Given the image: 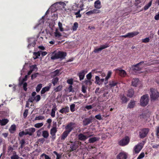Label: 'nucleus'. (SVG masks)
Wrapping results in <instances>:
<instances>
[{"mask_svg":"<svg viewBox=\"0 0 159 159\" xmlns=\"http://www.w3.org/2000/svg\"><path fill=\"white\" fill-rule=\"evenodd\" d=\"M92 74L91 72L89 73L86 75V77L87 79L90 80L92 78Z\"/></svg>","mask_w":159,"mask_h":159,"instance_id":"69168bd1","label":"nucleus"},{"mask_svg":"<svg viewBox=\"0 0 159 159\" xmlns=\"http://www.w3.org/2000/svg\"><path fill=\"white\" fill-rule=\"evenodd\" d=\"M35 129L34 128H30L28 129L25 130V131H26V134H27L29 135L30 136L32 135L34 133L35 131Z\"/></svg>","mask_w":159,"mask_h":159,"instance_id":"2eb2a0df","label":"nucleus"},{"mask_svg":"<svg viewBox=\"0 0 159 159\" xmlns=\"http://www.w3.org/2000/svg\"><path fill=\"white\" fill-rule=\"evenodd\" d=\"M75 125V123L73 122H70L65 127L66 130L65 131L69 133L73 129L72 126Z\"/></svg>","mask_w":159,"mask_h":159,"instance_id":"6e6552de","label":"nucleus"},{"mask_svg":"<svg viewBox=\"0 0 159 159\" xmlns=\"http://www.w3.org/2000/svg\"><path fill=\"white\" fill-rule=\"evenodd\" d=\"M100 138L98 137H94L90 138L89 140V142L90 143H93L97 141H98Z\"/></svg>","mask_w":159,"mask_h":159,"instance_id":"393cba45","label":"nucleus"},{"mask_svg":"<svg viewBox=\"0 0 159 159\" xmlns=\"http://www.w3.org/2000/svg\"><path fill=\"white\" fill-rule=\"evenodd\" d=\"M41 156H44L45 159H51V158L49 157L48 155H46L44 153L42 154Z\"/></svg>","mask_w":159,"mask_h":159,"instance_id":"774afa93","label":"nucleus"},{"mask_svg":"<svg viewBox=\"0 0 159 159\" xmlns=\"http://www.w3.org/2000/svg\"><path fill=\"white\" fill-rule=\"evenodd\" d=\"M42 87V84H39L37 86L36 88V91L37 92H39Z\"/></svg>","mask_w":159,"mask_h":159,"instance_id":"c03bdc74","label":"nucleus"},{"mask_svg":"<svg viewBox=\"0 0 159 159\" xmlns=\"http://www.w3.org/2000/svg\"><path fill=\"white\" fill-rule=\"evenodd\" d=\"M87 72L85 70H82L78 74L80 80L84 79L85 73Z\"/></svg>","mask_w":159,"mask_h":159,"instance_id":"6ab92c4d","label":"nucleus"},{"mask_svg":"<svg viewBox=\"0 0 159 159\" xmlns=\"http://www.w3.org/2000/svg\"><path fill=\"white\" fill-rule=\"evenodd\" d=\"M143 63V61H141L136 65L132 66V70L135 72L141 70V68L139 66L141 65L142 63Z\"/></svg>","mask_w":159,"mask_h":159,"instance_id":"1a4fd4ad","label":"nucleus"},{"mask_svg":"<svg viewBox=\"0 0 159 159\" xmlns=\"http://www.w3.org/2000/svg\"><path fill=\"white\" fill-rule=\"evenodd\" d=\"M67 82L70 85H72L73 84V80L72 79H68L67 80Z\"/></svg>","mask_w":159,"mask_h":159,"instance_id":"e2e57ef3","label":"nucleus"},{"mask_svg":"<svg viewBox=\"0 0 159 159\" xmlns=\"http://www.w3.org/2000/svg\"><path fill=\"white\" fill-rule=\"evenodd\" d=\"M62 88V85H59L57 87L54 88V91L55 92H57L60 91Z\"/></svg>","mask_w":159,"mask_h":159,"instance_id":"e433bc0d","label":"nucleus"},{"mask_svg":"<svg viewBox=\"0 0 159 159\" xmlns=\"http://www.w3.org/2000/svg\"><path fill=\"white\" fill-rule=\"evenodd\" d=\"M87 87H85L84 85H82V91L84 93H86Z\"/></svg>","mask_w":159,"mask_h":159,"instance_id":"3c124183","label":"nucleus"},{"mask_svg":"<svg viewBox=\"0 0 159 159\" xmlns=\"http://www.w3.org/2000/svg\"><path fill=\"white\" fill-rule=\"evenodd\" d=\"M92 122V119L91 118H85L83 121L84 126H86L90 124Z\"/></svg>","mask_w":159,"mask_h":159,"instance_id":"dca6fc26","label":"nucleus"},{"mask_svg":"<svg viewBox=\"0 0 159 159\" xmlns=\"http://www.w3.org/2000/svg\"><path fill=\"white\" fill-rule=\"evenodd\" d=\"M26 134V131L24 132V131H21V132H20L19 134V136L21 137L23 135H27V134Z\"/></svg>","mask_w":159,"mask_h":159,"instance_id":"4d7b16f0","label":"nucleus"},{"mask_svg":"<svg viewBox=\"0 0 159 159\" xmlns=\"http://www.w3.org/2000/svg\"><path fill=\"white\" fill-rule=\"evenodd\" d=\"M84 82L86 85H91L92 84V82L90 80L87 79V80H85L84 81Z\"/></svg>","mask_w":159,"mask_h":159,"instance_id":"49530a36","label":"nucleus"},{"mask_svg":"<svg viewBox=\"0 0 159 159\" xmlns=\"http://www.w3.org/2000/svg\"><path fill=\"white\" fill-rule=\"evenodd\" d=\"M127 155L124 152H120L117 156V159H126Z\"/></svg>","mask_w":159,"mask_h":159,"instance_id":"f3484780","label":"nucleus"},{"mask_svg":"<svg viewBox=\"0 0 159 159\" xmlns=\"http://www.w3.org/2000/svg\"><path fill=\"white\" fill-rule=\"evenodd\" d=\"M58 80L59 79L57 77H55L52 80V83L53 84V86H54L56 85Z\"/></svg>","mask_w":159,"mask_h":159,"instance_id":"473e14b6","label":"nucleus"},{"mask_svg":"<svg viewBox=\"0 0 159 159\" xmlns=\"http://www.w3.org/2000/svg\"><path fill=\"white\" fill-rule=\"evenodd\" d=\"M92 136V135H89L88 136H86L85 134L82 133L78 135V139L81 141H85L88 138Z\"/></svg>","mask_w":159,"mask_h":159,"instance_id":"f8f14e48","label":"nucleus"},{"mask_svg":"<svg viewBox=\"0 0 159 159\" xmlns=\"http://www.w3.org/2000/svg\"><path fill=\"white\" fill-rule=\"evenodd\" d=\"M149 131V129L148 128H144L141 129L139 132L140 138L143 139L148 134Z\"/></svg>","mask_w":159,"mask_h":159,"instance_id":"423d86ee","label":"nucleus"},{"mask_svg":"<svg viewBox=\"0 0 159 159\" xmlns=\"http://www.w3.org/2000/svg\"><path fill=\"white\" fill-rule=\"evenodd\" d=\"M144 155H145L144 152H142L137 157V159H141L143 158L144 157Z\"/></svg>","mask_w":159,"mask_h":159,"instance_id":"6e6d98bb","label":"nucleus"},{"mask_svg":"<svg viewBox=\"0 0 159 159\" xmlns=\"http://www.w3.org/2000/svg\"><path fill=\"white\" fill-rule=\"evenodd\" d=\"M55 36L57 39H60L61 37L62 36L61 34L57 30H56L54 33Z\"/></svg>","mask_w":159,"mask_h":159,"instance_id":"cd10ccee","label":"nucleus"},{"mask_svg":"<svg viewBox=\"0 0 159 159\" xmlns=\"http://www.w3.org/2000/svg\"><path fill=\"white\" fill-rule=\"evenodd\" d=\"M69 111V107L68 106H66L65 107H64L61 109L60 111L59 112L63 114L64 113L68 112Z\"/></svg>","mask_w":159,"mask_h":159,"instance_id":"a878e982","label":"nucleus"},{"mask_svg":"<svg viewBox=\"0 0 159 159\" xmlns=\"http://www.w3.org/2000/svg\"><path fill=\"white\" fill-rule=\"evenodd\" d=\"M16 126L15 125H12L11 126V133H14L16 131Z\"/></svg>","mask_w":159,"mask_h":159,"instance_id":"c9c22d12","label":"nucleus"},{"mask_svg":"<svg viewBox=\"0 0 159 159\" xmlns=\"http://www.w3.org/2000/svg\"><path fill=\"white\" fill-rule=\"evenodd\" d=\"M42 129H41L37 131V136H38V137H40L41 136L42 133L41 130H42Z\"/></svg>","mask_w":159,"mask_h":159,"instance_id":"052dcab7","label":"nucleus"},{"mask_svg":"<svg viewBox=\"0 0 159 159\" xmlns=\"http://www.w3.org/2000/svg\"><path fill=\"white\" fill-rule=\"evenodd\" d=\"M80 10H79V11L75 13V15H76V17H80L81 16V15L80 14Z\"/></svg>","mask_w":159,"mask_h":159,"instance_id":"680f3d73","label":"nucleus"},{"mask_svg":"<svg viewBox=\"0 0 159 159\" xmlns=\"http://www.w3.org/2000/svg\"><path fill=\"white\" fill-rule=\"evenodd\" d=\"M20 144H21L20 148H23V146L25 143V141L24 139H23L20 141Z\"/></svg>","mask_w":159,"mask_h":159,"instance_id":"bf43d9fd","label":"nucleus"},{"mask_svg":"<svg viewBox=\"0 0 159 159\" xmlns=\"http://www.w3.org/2000/svg\"><path fill=\"white\" fill-rule=\"evenodd\" d=\"M28 110L27 109H25L23 113V116L24 118H26L28 113Z\"/></svg>","mask_w":159,"mask_h":159,"instance_id":"603ef678","label":"nucleus"},{"mask_svg":"<svg viewBox=\"0 0 159 159\" xmlns=\"http://www.w3.org/2000/svg\"><path fill=\"white\" fill-rule=\"evenodd\" d=\"M92 10L93 14L100 13L101 12L100 10L96 9H94Z\"/></svg>","mask_w":159,"mask_h":159,"instance_id":"0e129e2a","label":"nucleus"},{"mask_svg":"<svg viewBox=\"0 0 159 159\" xmlns=\"http://www.w3.org/2000/svg\"><path fill=\"white\" fill-rule=\"evenodd\" d=\"M57 110V106L55 104L52 107L50 114L51 116L53 118L55 116V111Z\"/></svg>","mask_w":159,"mask_h":159,"instance_id":"412c9836","label":"nucleus"},{"mask_svg":"<svg viewBox=\"0 0 159 159\" xmlns=\"http://www.w3.org/2000/svg\"><path fill=\"white\" fill-rule=\"evenodd\" d=\"M51 86L52 84L51 83H49L48 84V86L42 88L41 91V93L42 94H43L44 93L48 91L51 87Z\"/></svg>","mask_w":159,"mask_h":159,"instance_id":"a211bd4d","label":"nucleus"},{"mask_svg":"<svg viewBox=\"0 0 159 159\" xmlns=\"http://www.w3.org/2000/svg\"><path fill=\"white\" fill-rule=\"evenodd\" d=\"M139 33L138 32H129L127 34L125 35H122L121 37H124L125 38H130L133 37L138 35Z\"/></svg>","mask_w":159,"mask_h":159,"instance_id":"9d476101","label":"nucleus"},{"mask_svg":"<svg viewBox=\"0 0 159 159\" xmlns=\"http://www.w3.org/2000/svg\"><path fill=\"white\" fill-rule=\"evenodd\" d=\"M135 102L134 100H131L128 105V107L129 108H134L135 105Z\"/></svg>","mask_w":159,"mask_h":159,"instance_id":"bb28decb","label":"nucleus"},{"mask_svg":"<svg viewBox=\"0 0 159 159\" xmlns=\"http://www.w3.org/2000/svg\"><path fill=\"white\" fill-rule=\"evenodd\" d=\"M111 73H112V72L111 71H108L107 75L105 78V80L106 81H107V80L110 77L111 75Z\"/></svg>","mask_w":159,"mask_h":159,"instance_id":"de8ad7c7","label":"nucleus"},{"mask_svg":"<svg viewBox=\"0 0 159 159\" xmlns=\"http://www.w3.org/2000/svg\"><path fill=\"white\" fill-rule=\"evenodd\" d=\"M66 55V52L60 51L55 53L54 55L51 56V59L52 60L58 58L63 59Z\"/></svg>","mask_w":159,"mask_h":159,"instance_id":"f03ea898","label":"nucleus"},{"mask_svg":"<svg viewBox=\"0 0 159 159\" xmlns=\"http://www.w3.org/2000/svg\"><path fill=\"white\" fill-rule=\"evenodd\" d=\"M44 116H39L36 117L35 119V120H42L44 119Z\"/></svg>","mask_w":159,"mask_h":159,"instance_id":"09e8293b","label":"nucleus"},{"mask_svg":"<svg viewBox=\"0 0 159 159\" xmlns=\"http://www.w3.org/2000/svg\"><path fill=\"white\" fill-rule=\"evenodd\" d=\"M150 41L149 38H146L144 39H142V41L143 43H147L148 42Z\"/></svg>","mask_w":159,"mask_h":159,"instance_id":"5fc2aeb1","label":"nucleus"},{"mask_svg":"<svg viewBox=\"0 0 159 159\" xmlns=\"http://www.w3.org/2000/svg\"><path fill=\"white\" fill-rule=\"evenodd\" d=\"M134 93V91L133 89H131L129 90L127 94V96L130 98L133 97Z\"/></svg>","mask_w":159,"mask_h":159,"instance_id":"c85d7f7f","label":"nucleus"},{"mask_svg":"<svg viewBox=\"0 0 159 159\" xmlns=\"http://www.w3.org/2000/svg\"><path fill=\"white\" fill-rule=\"evenodd\" d=\"M118 83L114 80H111L109 81L108 87L111 88L112 92L114 93H116L118 90V88L117 86Z\"/></svg>","mask_w":159,"mask_h":159,"instance_id":"7ed1b4c3","label":"nucleus"},{"mask_svg":"<svg viewBox=\"0 0 159 159\" xmlns=\"http://www.w3.org/2000/svg\"><path fill=\"white\" fill-rule=\"evenodd\" d=\"M129 137L128 136H126L120 141L119 142V145L122 146H125L129 143Z\"/></svg>","mask_w":159,"mask_h":159,"instance_id":"0eeeda50","label":"nucleus"},{"mask_svg":"<svg viewBox=\"0 0 159 159\" xmlns=\"http://www.w3.org/2000/svg\"><path fill=\"white\" fill-rule=\"evenodd\" d=\"M149 102V96L148 94L143 95L140 100V105L143 107L146 106Z\"/></svg>","mask_w":159,"mask_h":159,"instance_id":"20e7f679","label":"nucleus"},{"mask_svg":"<svg viewBox=\"0 0 159 159\" xmlns=\"http://www.w3.org/2000/svg\"><path fill=\"white\" fill-rule=\"evenodd\" d=\"M41 53L40 52H34L33 53V55L35 56V57H33L34 59H36L38 58L39 57Z\"/></svg>","mask_w":159,"mask_h":159,"instance_id":"4c0bfd02","label":"nucleus"},{"mask_svg":"<svg viewBox=\"0 0 159 159\" xmlns=\"http://www.w3.org/2000/svg\"><path fill=\"white\" fill-rule=\"evenodd\" d=\"M68 90L69 92H74V90L72 88V85H70L68 87Z\"/></svg>","mask_w":159,"mask_h":159,"instance_id":"338daca9","label":"nucleus"},{"mask_svg":"<svg viewBox=\"0 0 159 159\" xmlns=\"http://www.w3.org/2000/svg\"><path fill=\"white\" fill-rule=\"evenodd\" d=\"M121 100L122 101V102L124 103H126L128 101L126 97L124 95H123L121 97Z\"/></svg>","mask_w":159,"mask_h":159,"instance_id":"37998d69","label":"nucleus"},{"mask_svg":"<svg viewBox=\"0 0 159 159\" xmlns=\"http://www.w3.org/2000/svg\"><path fill=\"white\" fill-rule=\"evenodd\" d=\"M49 135L48 132L46 130L43 131L42 136L44 138L47 139Z\"/></svg>","mask_w":159,"mask_h":159,"instance_id":"2f4dec72","label":"nucleus"},{"mask_svg":"<svg viewBox=\"0 0 159 159\" xmlns=\"http://www.w3.org/2000/svg\"><path fill=\"white\" fill-rule=\"evenodd\" d=\"M40 98L41 97L40 95H37L35 97H34V100H35L36 102H38L40 100Z\"/></svg>","mask_w":159,"mask_h":159,"instance_id":"864d4df0","label":"nucleus"},{"mask_svg":"<svg viewBox=\"0 0 159 159\" xmlns=\"http://www.w3.org/2000/svg\"><path fill=\"white\" fill-rule=\"evenodd\" d=\"M43 125V123H38L35 124L34 126L37 128H39L42 127Z\"/></svg>","mask_w":159,"mask_h":159,"instance_id":"a18cd8bd","label":"nucleus"},{"mask_svg":"<svg viewBox=\"0 0 159 159\" xmlns=\"http://www.w3.org/2000/svg\"><path fill=\"white\" fill-rule=\"evenodd\" d=\"M59 73V70H57L52 72V74L55 76L58 75Z\"/></svg>","mask_w":159,"mask_h":159,"instance_id":"13d9d810","label":"nucleus"},{"mask_svg":"<svg viewBox=\"0 0 159 159\" xmlns=\"http://www.w3.org/2000/svg\"><path fill=\"white\" fill-rule=\"evenodd\" d=\"M109 96L110 94L108 92H105L102 95V97L104 98V100H105L108 99Z\"/></svg>","mask_w":159,"mask_h":159,"instance_id":"f704fd0d","label":"nucleus"},{"mask_svg":"<svg viewBox=\"0 0 159 159\" xmlns=\"http://www.w3.org/2000/svg\"><path fill=\"white\" fill-rule=\"evenodd\" d=\"M78 148V145H76L75 143H72L70 146V149L69 151L70 152H71L75 150Z\"/></svg>","mask_w":159,"mask_h":159,"instance_id":"aec40b11","label":"nucleus"},{"mask_svg":"<svg viewBox=\"0 0 159 159\" xmlns=\"http://www.w3.org/2000/svg\"><path fill=\"white\" fill-rule=\"evenodd\" d=\"M75 105L72 104L70 106V111L71 112H73L75 111Z\"/></svg>","mask_w":159,"mask_h":159,"instance_id":"8fccbe9b","label":"nucleus"},{"mask_svg":"<svg viewBox=\"0 0 159 159\" xmlns=\"http://www.w3.org/2000/svg\"><path fill=\"white\" fill-rule=\"evenodd\" d=\"M139 80L138 78H133L132 80V85L134 87H136L139 84Z\"/></svg>","mask_w":159,"mask_h":159,"instance_id":"4be33fe9","label":"nucleus"},{"mask_svg":"<svg viewBox=\"0 0 159 159\" xmlns=\"http://www.w3.org/2000/svg\"><path fill=\"white\" fill-rule=\"evenodd\" d=\"M142 147L139 144L136 145L134 148V151L136 153H138L142 149Z\"/></svg>","mask_w":159,"mask_h":159,"instance_id":"5701e85b","label":"nucleus"},{"mask_svg":"<svg viewBox=\"0 0 159 159\" xmlns=\"http://www.w3.org/2000/svg\"><path fill=\"white\" fill-rule=\"evenodd\" d=\"M69 134V133L65 131L61 135V139L62 140H64L67 136Z\"/></svg>","mask_w":159,"mask_h":159,"instance_id":"7c9ffc66","label":"nucleus"},{"mask_svg":"<svg viewBox=\"0 0 159 159\" xmlns=\"http://www.w3.org/2000/svg\"><path fill=\"white\" fill-rule=\"evenodd\" d=\"M78 23L75 22L74 23L73 26H72V30L73 31H75L77 30L78 27Z\"/></svg>","mask_w":159,"mask_h":159,"instance_id":"ea45409f","label":"nucleus"},{"mask_svg":"<svg viewBox=\"0 0 159 159\" xmlns=\"http://www.w3.org/2000/svg\"><path fill=\"white\" fill-rule=\"evenodd\" d=\"M54 127H52L50 131V134L51 135V137L53 140H54L56 138V134L57 131V124L56 122H53Z\"/></svg>","mask_w":159,"mask_h":159,"instance_id":"39448f33","label":"nucleus"},{"mask_svg":"<svg viewBox=\"0 0 159 159\" xmlns=\"http://www.w3.org/2000/svg\"><path fill=\"white\" fill-rule=\"evenodd\" d=\"M150 96L152 100H157L159 97V93L156 89L151 88L150 89Z\"/></svg>","mask_w":159,"mask_h":159,"instance_id":"f257e3e1","label":"nucleus"},{"mask_svg":"<svg viewBox=\"0 0 159 159\" xmlns=\"http://www.w3.org/2000/svg\"><path fill=\"white\" fill-rule=\"evenodd\" d=\"M109 46L108 44H105L104 45H102L100 46V47L98 48L95 49L93 52L95 53H98L99 52L101 51L102 50L105 49Z\"/></svg>","mask_w":159,"mask_h":159,"instance_id":"ddd939ff","label":"nucleus"},{"mask_svg":"<svg viewBox=\"0 0 159 159\" xmlns=\"http://www.w3.org/2000/svg\"><path fill=\"white\" fill-rule=\"evenodd\" d=\"M95 83L98 84L100 85V80L99 76H96L95 77Z\"/></svg>","mask_w":159,"mask_h":159,"instance_id":"a19ab883","label":"nucleus"},{"mask_svg":"<svg viewBox=\"0 0 159 159\" xmlns=\"http://www.w3.org/2000/svg\"><path fill=\"white\" fill-rule=\"evenodd\" d=\"M116 70L118 71L117 72L121 77H125L127 75L126 72L124 70L118 68L116 69Z\"/></svg>","mask_w":159,"mask_h":159,"instance_id":"4468645a","label":"nucleus"},{"mask_svg":"<svg viewBox=\"0 0 159 159\" xmlns=\"http://www.w3.org/2000/svg\"><path fill=\"white\" fill-rule=\"evenodd\" d=\"M8 121L7 119H5L2 120H0V124L2 126L5 125L8 122Z\"/></svg>","mask_w":159,"mask_h":159,"instance_id":"c756f323","label":"nucleus"},{"mask_svg":"<svg viewBox=\"0 0 159 159\" xmlns=\"http://www.w3.org/2000/svg\"><path fill=\"white\" fill-rule=\"evenodd\" d=\"M28 42L29 44L27 46L29 48H30L31 47H34L35 44V40L33 38H31L28 39Z\"/></svg>","mask_w":159,"mask_h":159,"instance_id":"9b49d317","label":"nucleus"},{"mask_svg":"<svg viewBox=\"0 0 159 159\" xmlns=\"http://www.w3.org/2000/svg\"><path fill=\"white\" fill-rule=\"evenodd\" d=\"M94 7L96 9H99L101 7V2L99 0L96 1L94 2Z\"/></svg>","mask_w":159,"mask_h":159,"instance_id":"b1692460","label":"nucleus"},{"mask_svg":"<svg viewBox=\"0 0 159 159\" xmlns=\"http://www.w3.org/2000/svg\"><path fill=\"white\" fill-rule=\"evenodd\" d=\"M152 0H151L144 7V9L145 10H146L151 6L152 3Z\"/></svg>","mask_w":159,"mask_h":159,"instance_id":"58836bf2","label":"nucleus"},{"mask_svg":"<svg viewBox=\"0 0 159 159\" xmlns=\"http://www.w3.org/2000/svg\"><path fill=\"white\" fill-rule=\"evenodd\" d=\"M11 159H19V157L16 152H13V155L11 157Z\"/></svg>","mask_w":159,"mask_h":159,"instance_id":"72a5a7b5","label":"nucleus"},{"mask_svg":"<svg viewBox=\"0 0 159 159\" xmlns=\"http://www.w3.org/2000/svg\"><path fill=\"white\" fill-rule=\"evenodd\" d=\"M58 26L60 30L61 31H64V29L62 27V24L60 22H59L58 23Z\"/></svg>","mask_w":159,"mask_h":159,"instance_id":"79ce46f5","label":"nucleus"}]
</instances>
